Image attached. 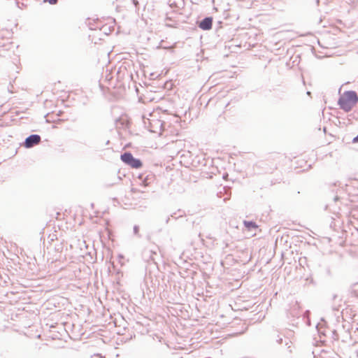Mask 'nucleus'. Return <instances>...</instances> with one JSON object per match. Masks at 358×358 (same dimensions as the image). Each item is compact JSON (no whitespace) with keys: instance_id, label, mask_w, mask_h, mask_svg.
<instances>
[{"instance_id":"1","label":"nucleus","mask_w":358,"mask_h":358,"mask_svg":"<svg viewBox=\"0 0 358 358\" xmlns=\"http://www.w3.org/2000/svg\"><path fill=\"white\" fill-rule=\"evenodd\" d=\"M358 102V95L355 91H346L338 101L340 108L345 112H350Z\"/></svg>"},{"instance_id":"2","label":"nucleus","mask_w":358,"mask_h":358,"mask_svg":"<svg viewBox=\"0 0 358 358\" xmlns=\"http://www.w3.org/2000/svg\"><path fill=\"white\" fill-rule=\"evenodd\" d=\"M121 160L127 165L134 169H138L142 166V162L139 159L134 158L131 153L127 152L121 155Z\"/></svg>"},{"instance_id":"3","label":"nucleus","mask_w":358,"mask_h":358,"mask_svg":"<svg viewBox=\"0 0 358 358\" xmlns=\"http://www.w3.org/2000/svg\"><path fill=\"white\" fill-rule=\"evenodd\" d=\"M41 138L38 134H31L26 138L23 145L27 148H30L41 142Z\"/></svg>"},{"instance_id":"4","label":"nucleus","mask_w":358,"mask_h":358,"mask_svg":"<svg viewBox=\"0 0 358 358\" xmlns=\"http://www.w3.org/2000/svg\"><path fill=\"white\" fill-rule=\"evenodd\" d=\"M213 18L206 17L203 19L199 24V27L203 30H210L212 28Z\"/></svg>"},{"instance_id":"5","label":"nucleus","mask_w":358,"mask_h":358,"mask_svg":"<svg viewBox=\"0 0 358 358\" xmlns=\"http://www.w3.org/2000/svg\"><path fill=\"white\" fill-rule=\"evenodd\" d=\"M291 334L292 333L290 332V334L287 336L285 337V341L283 343L287 352L289 354L292 352L293 349L294 348V343L289 337V336H291Z\"/></svg>"},{"instance_id":"6","label":"nucleus","mask_w":358,"mask_h":358,"mask_svg":"<svg viewBox=\"0 0 358 358\" xmlns=\"http://www.w3.org/2000/svg\"><path fill=\"white\" fill-rule=\"evenodd\" d=\"M243 224H244L245 227L246 229H248V230H254V229H256L258 227V226L256 224V222H252V221H246V220H245L243 222Z\"/></svg>"},{"instance_id":"7","label":"nucleus","mask_w":358,"mask_h":358,"mask_svg":"<svg viewBox=\"0 0 358 358\" xmlns=\"http://www.w3.org/2000/svg\"><path fill=\"white\" fill-rule=\"evenodd\" d=\"M273 339L278 344L282 345L285 341V336L283 337L281 334L275 333L273 335Z\"/></svg>"},{"instance_id":"8","label":"nucleus","mask_w":358,"mask_h":358,"mask_svg":"<svg viewBox=\"0 0 358 358\" xmlns=\"http://www.w3.org/2000/svg\"><path fill=\"white\" fill-rule=\"evenodd\" d=\"M309 314H310L309 310H306L305 314H304V317L307 318L306 323H307L308 325H310V319H309Z\"/></svg>"},{"instance_id":"9","label":"nucleus","mask_w":358,"mask_h":358,"mask_svg":"<svg viewBox=\"0 0 358 358\" xmlns=\"http://www.w3.org/2000/svg\"><path fill=\"white\" fill-rule=\"evenodd\" d=\"M44 2H49L50 4H55L57 0H43Z\"/></svg>"},{"instance_id":"10","label":"nucleus","mask_w":358,"mask_h":358,"mask_svg":"<svg viewBox=\"0 0 358 358\" xmlns=\"http://www.w3.org/2000/svg\"><path fill=\"white\" fill-rule=\"evenodd\" d=\"M139 228L138 226L135 225L134 227V233L137 235L138 234Z\"/></svg>"},{"instance_id":"11","label":"nucleus","mask_w":358,"mask_h":358,"mask_svg":"<svg viewBox=\"0 0 358 358\" xmlns=\"http://www.w3.org/2000/svg\"><path fill=\"white\" fill-rule=\"evenodd\" d=\"M353 142L354 143H358V135L353 138Z\"/></svg>"},{"instance_id":"12","label":"nucleus","mask_w":358,"mask_h":358,"mask_svg":"<svg viewBox=\"0 0 358 358\" xmlns=\"http://www.w3.org/2000/svg\"><path fill=\"white\" fill-rule=\"evenodd\" d=\"M333 309L336 310H339V306H336L334 305L333 306Z\"/></svg>"},{"instance_id":"13","label":"nucleus","mask_w":358,"mask_h":358,"mask_svg":"<svg viewBox=\"0 0 358 358\" xmlns=\"http://www.w3.org/2000/svg\"><path fill=\"white\" fill-rule=\"evenodd\" d=\"M338 296L337 295H334V300L336 301L337 299H338Z\"/></svg>"},{"instance_id":"14","label":"nucleus","mask_w":358,"mask_h":358,"mask_svg":"<svg viewBox=\"0 0 358 358\" xmlns=\"http://www.w3.org/2000/svg\"><path fill=\"white\" fill-rule=\"evenodd\" d=\"M338 199V196H336L334 197V201H337Z\"/></svg>"},{"instance_id":"15","label":"nucleus","mask_w":358,"mask_h":358,"mask_svg":"<svg viewBox=\"0 0 358 358\" xmlns=\"http://www.w3.org/2000/svg\"><path fill=\"white\" fill-rule=\"evenodd\" d=\"M355 353H356L357 357V358H358V349H357V350H356Z\"/></svg>"},{"instance_id":"16","label":"nucleus","mask_w":358,"mask_h":358,"mask_svg":"<svg viewBox=\"0 0 358 358\" xmlns=\"http://www.w3.org/2000/svg\"><path fill=\"white\" fill-rule=\"evenodd\" d=\"M169 220H170V218H169V217H168V218L166 219V223H168V222H169Z\"/></svg>"},{"instance_id":"17","label":"nucleus","mask_w":358,"mask_h":358,"mask_svg":"<svg viewBox=\"0 0 358 358\" xmlns=\"http://www.w3.org/2000/svg\"><path fill=\"white\" fill-rule=\"evenodd\" d=\"M96 356L99 357L100 358H103L102 356L100 355H96Z\"/></svg>"},{"instance_id":"18","label":"nucleus","mask_w":358,"mask_h":358,"mask_svg":"<svg viewBox=\"0 0 358 358\" xmlns=\"http://www.w3.org/2000/svg\"><path fill=\"white\" fill-rule=\"evenodd\" d=\"M357 296L358 297V294L357 295Z\"/></svg>"}]
</instances>
